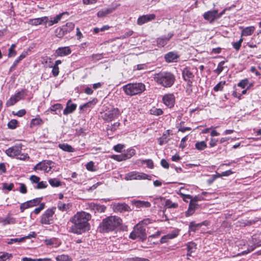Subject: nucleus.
Masks as SVG:
<instances>
[{
  "label": "nucleus",
  "mask_w": 261,
  "mask_h": 261,
  "mask_svg": "<svg viewBox=\"0 0 261 261\" xmlns=\"http://www.w3.org/2000/svg\"><path fill=\"white\" fill-rule=\"evenodd\" d=\"M184 121H181L180 122L179 124L178 127V132H181L182 133H184L186 131H189L191 130V128L190 127H185L183 125L184 124Z\"/></svg>",
  "instance_id": "nucleus-50"
},
{
  "label": "nucleus",
  "mask_w": 261,
  "mask_h": 261,
  "mask_svg": "<svg viewBox=\"0 0 261 261\" xmlns=\"http://www.w3.org/2000/svg\"><path fill=\"white\" fill-rule=\"evenodd\" d=\"M179 235V230L175 229L171 233L163 236L160 239V243L164 244L167 243L169 240L177 237Z\"/></svg>",
  "instance_id": "nucleus-20"
},
{
  "label": "nucleus",
  "mask_w": 261,
  "mask_h": 261,
  "mask_svg": "<svg viewBox=\"0 0 261 261\" xmlns=\"http://www.w3.org/2000/svg\"><path fill=\"white\" fill-rule=\"evenodd\" d=\"M148 175L145 173H140L136 171H131L125 174V179L126 180L145 179L148 178Z\"/></svg>",
  "instance_id": "nucleus-9"
},
{
  "label": "nucleus",
  "mask_w": 261,
  "mask_h": 261,
  "mask_svg": "<svg viewBox=\"0 0 261 261\" xmlns=\"http://www.w3.org/2000/svg\"><path fill=\"white\" fill-rule=\"evenodd\" d=\"M166 133V134H163L162 136L158 139L159 144L161 146L165 143H167L169 140L168 135H169L170 130H167Z\"/></svg>",
  "instance_id": "nucleus-36"
},
{
  "label": "nucleus",
  "mask_w": 261,
  "mask_h": 261,
  "mask_svg": "<svg viewBox=\"0 0 261 261\" xmlns=\"http://www.w3.org/2000/svg\"><path fill=\"white\" fill-rule=\"evenodd\" d=\"M49 166V162L47 161H43L37 164L34 168L35 170H43L46 172H48V170H47V168Z\"/></svg>",
  "instance_id": "nucleus-24"
},
{
  "label": "nucleus",
  "mask_w": 261,
  "mask_h": 261,
  "mask_svg": "<svg viewBox=\"0 0 261 261\" xmlns=\"http://www.w3.org/2000/svg\"><path fill=\"white\" fill-rule=\"evenodd\" d=\"M103 58V54H93L91 56L92 60L97 62Z\"/></svg>",
  "instance_id": "nucleus-54"
},
{
  "label": "nucleus",
  "mask_w": 261,
  "mask_h": 261,
  "mask_svg": "<svg viewBox=\"0 0 261 261\" xmlns=\"http://www.w3.org/2000/svg\"><path fill=\"white\" fill-rule=\"evenodd\" d=\"M16 220L14 218L8 214L6 217H0V223L3 225L13 224L15 223Z\"/></svg>",
  "instance_id": "nucleus-23"
},
{
  "label": "nucleus",
  "mask_w": 261,
  "mask_h": 261,
  "mask_svg": "<svg viewBox=\"0 0 261 261\" xmlns=\"http://www.w3.org/2000/svg\"><path fill=\"white\" fill-rule=\"evenodd\" d=\"M135 154L136 150L134 148H130L127 149L126 152L122 153L124 161L130 159L132 157L134 156Z\"/></svg>",
  "instance_id": "nucleus-32"
},
{
  "label": "nucleus",
  "mask_w": 261,
  "mask_h": 261,
  "mask_svg": "<svg viewBox=\"0 0 261 261\" xmlns=\"http://www.w3.org/2000/svg\"><path fill=\"white\" fill-rule=\"evenodd\" d=\"M173 33H169L167 36H162L156 39V45L159 47H163L166 46L169 40L173 36Z\"/></svg>",
  "instance_id": "nucleus-15"
},
{
  "label": "nucleus",
  "mask_w": 261,
  "mask_h": 261,
  "mask_svg": "<svg viewBox=\"0 0 261 261\" xmlns=\"http://www.w3.org/2000/svg\"><path fill=\"white\" fill-rule=\"evenodd\" d=\"M243 41H244V38L243 37H241L239 41L232 43V46L233 48L237 51H239L241 47L242 46V43Z\"/></svg>",
  "instance_id": "nucleus-42"
},
{
  "label": "nucleus",
  "mask_w": 261,
  "mask_h": 261,
  "mask_svg": "<svg viewBox=\"0 0 261 261\" xmlns=\"http://www.w3.org/2000/svg\"><path fill=\"white\" fill-rule=\"evenodd\" d=\"M92 218L91 215L83 211L77 212L71 219V226L69 232L82 234L90 230L91 225L89 223Z\"/></svg>",
  "instance_id": "nucleus-1"
},
{
  "label": "nucleus",
  "mask_w": 261,
  "mask_h": 261,
  "mask_svg": "<svg viewBox=\"0 0 261 261\" xmlns=\"http://www.w3.org/2000/svg\"><path fill=\"white\" fill-rule=\"evenodd\" d=\"M197 205L196 203L190 201L188 210L185 212V216L188 217L192 216L195 213Z\"/></svg>",
  "instance_id": "nucleus-25"
},
{
  "label": "nucleus",
  "mask_w": 261,
  "mask_h": 261,
  "mask_svg": "<svg viewBox=\"0 0 261 261\" xmlns=\"http://www.w3.org/2000/svg\"><path fill=\"white\" fill-rule=\"evenodd\" d=\"M76 107L77 105L75 103H72L71 99L68 100L66 103V107L63 110V114L67 115L69 114L72 113L76 110Z\"/></svg>",
  "instance_id": "nucleus-21"
},
{
  "label": "nucleus",
  "mask_w": 261,
  "mask_h": 261,
  "mask_svg": "<svg viewBox=\"0 0 261 261\" xmlns=\"http://www.w3.org/2000/svg\"><path fill=\"white\" fill-rule=\"evenodd\" d=\"M85 166L87 170L89 171H95L96 170L94 168V163L93 161L88 162Z\"/></svg>",
  "instance_id": "nucleus-59"
},
{
  "label": "nucleus",
  "mask_w": 261,
  "mask_h": 261,
  "mask_svg": "<svg viewBox=\"0 0 261 261\" xmlns=\"http://www.w3.org/2000/svg\"><path fill=\"white\" fill-rule=\"evenodd\" d=\"M74 23L71 22H68L66 24L61 27L58 28L55 31V35L62 38L65 35L71 32L74 28Z\"/></svg>",
  "instance_id": "nucleus-7"
},
{
  "label": "nucleus",
  "mask_w": 261,
  "mask_h": 261,
  "mask_svg": "<svg viewBox=\"0 0 261 261\" xmlns=\"http://www.w3.org/2000/svg\"><path fill=\"white\" fill-rule=\"evenodd\" d=\"M42 120L40 118L33 119L30 123V127H34L42 123Z\"/></svg>",
  "instance_id": "nucleus-47"
},
{
  "label": "nucleus",
  "mask_w": 261,
  "mask_h": 261,
  "mask_svg": "<svg viewBox=\"0 0 261 261\" xmlns=\"http://www.w3.org/2000/svg\"><path fill=\"white\" fill-rule=\"evenodd\" d=\"M71 53V49L69 46L60 47L56 49L55 56L64 57L70 55Z\"/></svg>",
  "instance_id": "nucleus-18"
},
{
  "label": "nucleus",
  "mask_w": 261,
  "mask_h": 261,
  "mask_svg": "<svg viewBox=\"0 0 261 261\" xmlns=\"http://www.w3.org/2000/svg\"><path fill=\"white\" fill-rule=\"evenodd\" d=\"M207 138H206L205 141H197L195 144V148L199 151H202L207 148L206 141Z\"/></svg>",
  "instance_id": "nucleus-31"
},
{
  "label": "nucleus",
  "mask_w": 261,
  "mask_h": 261,
  "mask_svg": "<svg viewBox=\"0 0 261 261\" xmlns=\"http://www.w3.org/2000/svg\"><path fill=\"white\" fill-rule=\"evenodd\" d=\"M150 114L155 116H160L163 114V111L161 109L153 108L150 110Z\"/></svg>",
  "instance_id": "nucleus-48"
},
{
  "label": "nucleus",
  "mask_w": 261,
  "mask_h": 261,
  "mask_svg": "<svg viewBox=\"0 0 261 261\" xmlns=\"http://www.w3.org/2000/svg\"><path fill=\"white\" fill-rule=\"evenodd\" d=\"M57 261H72V259L67 254H61L58 255L56 257Z\"/></svg>",
  "instance_id": "nucleus-39"
},
{
  "label": "nucleus",
  "mask_w": 261,
  "mask_h": 261,
  "mask_svg": "<svg viewBox=\"0 0 261 261\" xmlns=\"http://www.w3.org/2000/svg\"><path fill=\"white\" fill-rule=\"evenodd\" d=\"M115 210L120 213L128 212L130 211V208L129 205L125 203H118L115 206Z\"/></svg>",
  "instance_id": "nucleus-30"
},
{
  "label": "nucleus",
  "mask_w": 261,
  "mask_h": 261,
  "mask_svg": "<svg viewBox=\"0 0 261 261\" xmlns=\"http://www.w3.org/2000/svg\"><path fill=\"white\" fill-rule=\"evenodd\" d=\"M162 101L168 108H172L174 106L175 97L173 93L166 94L163 96Z\"/></svg>",
  "instance_id": "nucleus-11"
},
{
  "label": "nucleus",
  "mask_w": 261,
  "mask_h": 261,
  "mask_svg": "<svg viewBox=\"0 0 261 261\" xmlns=\"http://www.w3.org/2000/svg\"><path fill=\"white\" fill-rule=\"evenodd\" d=\"M42 199V198H37L22 203L20 206L21 212H23L27 208L38 205L41 202Z\"/></svg>",
  "instance_id": "nucleus-12"
},
{
  "label": "nucleus",
  "mask_w": 261,
  "mask_h": 261,
  "mask_svg": "<svg viewBox=\"0 0 261 261\" xmlns=\"http://www.w3.org/2000/svg\"><path fill=\"white\" fill-rule=\"evenodd\" d=\"M179 58V55L176 52L174 51L168 52L164 56L165 61L168 63L177 62Z\"/></svg>",
  "instance_id": "nucleus-19"
},
{
  "label": "nucleus",
  "mask_w": 261,
  "mask_h": 261,
  "mask_svg": "<svg viewBox=\"0 0 261 261\" xmlns=\"http://www.w3.org/2000/svg\"><path fill=\"white\" fill-rule=\"evenodd\" d=\"M129 237L133 240L138 239L141 241L144 242L147 238L146 228L144 226H140V224H137L134 227V229L130 233Z\"/></svg>",
  "instance_id": "nucleus-5"
},
{
  "label": "nucleus",
  "mask_w": 261,
  "mask_h": 261,
  "mask_svg": "<svg viewBox=\"0 0 261 261\" xmlns=\"http://www.w3.org/2000/svg\"><path fill=\"white\" fill-rule=\"evenodd\" d=\"M41 223L44 224H49V210H47L45 213L42 216Z\"/></svg>",
  "instance_id": "nucleus-40"
},
{
  "label": "nucleus",
  "mask_w": 261,
  "mask_h": 261,
  "mask_svg": "<svg viewBox=\"0 0 261 261\" xmlns=\"http://www.w3.org/2000/svg\"><path fill=\"white\" fill-rule=\"evenodd\" d=\"M120 6V4H112L111 6L109 8H105L102 9L98 11L97 13V16L98 17L102 18L106 17L108 14H110L113 13L119 6Z\"/></svg>",
  "instance_id": "nucleus-10"
},
{
  "label": "nucleus",
  "mask_w": 261,
  "mask_h": 261,
  "mask_svg": "<svg viewBox=\"0 0 261 261\" xmlns=\"http://www.w3.org/2000/svg\"><path fill=\"white\" fill-rule=\"evenodd\" d=\"M123 90L126 95L132 96L144 92L145 86L142 83H128L123 86Z\"/></svg>",
  "instance_id": "nucleus-4"
},
{
  "label": "nucleus",
  "mask_w": 261,
  "mask_h": 261,
  "mask_svg": "<svg viewBox=\"0 0 261 261\" xmlns=\"http://www.w3.org/2000/svg\"><path fill=\"white\" fill-rule=\"evenodd\" d=\"M186 245L187 247L188 252L187 255V256H191L192 253L195 252V251L196 250L197 245L196 243L193 242H188Z\"/></svg>",
  "instance_id": "nucleus-33"
},
{
  "label": "nucleus",
  "mask_w": 261,
  "mask_h": 261,
  "mask_svg": "<svg viewBox=\"0 0 261 261\" xmlns=\"http://www.w3.org/2000/svg\"><path fill=\"white\" fill-rule=\"evenodd\" d=\"M192 84H193V82H191V83L187 82L186 92V93H187L188 95L191 94V93L193 91V89H192L193 85H192Z\"/></svg>",
  "instance_id": "nucleus-61"
},
{
  "label": "nucleus",
  "mask_w": 261,
  "mask_h": 261,
  "mask_svg": "<svg viewBox=\"0 0 261 261\" xmlns=\"http://www.w3.org/2000/svg\"><path fill=\"white\" fill-rule=\"evenodd\" d=\"M205 222H202L200 223H196L195 221H192L190 223L189 226V231L196 232L198 230L202 225H205Z\"/></svg>",
  "instance_id": "nucleus-27"
},
{
  "label": "nucleus",
  "mask_w": 261,
  "mask_h": 261,
  "mask_svg": "<svg viewBox=\"0 0 261 261\" xmlns=\"http://www.w3.org/2000/svg\"><path fill=\"white\" fill-rule=\"evenodd\" d=\"M134 205L137 208L141 207H149L151 206V204L148 201H141V200H134L133 201Z\"/></svg>",
  "instance_id": "nucleus-29"
},
{
  "label": "nucleus",
  "mask_w": 261,
  "mask_h": 261,
  "mask_svg": "<svg viewBox=\"0 0 261 261\" xmlns=\"http://www.w3.org/2000/svg\"><path fill=\"white\" fill-rule=\"evenodd\" d=\"M120 114V110L118 108H112L102 114L101 118L105 122H110L118 118Z\"/></svg>",
  "instance_id": "nucleus-6"
},
{
  "label": "nucleus",
  "mask_w": 261,
  "mask_h": 261,
  "mask_svg": "<svg viewBox=\"0 0 261 261\" xmlns=\"http://www.w3.org/2000/svg\"><path fill=\"white\" fill-rule=\"evenodd\" d=\"M71 204L70 203H63L62 202H59L58 203V207L59 209L62 211H66L68 210L70 207H71Z\"/></svg>",
  "instance_id": "nucleus-44"
},
{
  "label": "nucleus",
  "mask_w": 261,
  "mask_h": 261,
  "mask_svg": "<svg viewBox=\"0 0 261 261\" xmlns=\"http://www.w3.org/2000/svg\"><path fill=\"white\" fill-rule=\"evenodd\" d=\"M226 63L225 61H221L218 65L217 68L214 70V72L217 74H220L226 68H227V66H225L224 65Z\"/></svg>",
  "instance_id": "nucleus-38"
},
{
  "label": "nucleus",
  "mask_w": 261,
  "mask_h": 261,
  "mask_svg": "<svg viewBox=\"0 0 261 261\" xmlns=\"http://www.w3.org/2000/svg\"><path fill=\"white\" fill-rule=\"evenodd\" d=\"M18 99V100L23 98L27 95L26 90H22L14 95Z\"/></svg>",
  "instance_id": "nucleus-51"
},
{
  "label": "nucleus",
  "mask_w": 261,
  "mask_h": 261,
  "mask_svg": "<svg viewBox=\"0 0 261 261\" xmlns=\"http://www.w3.org/2000/svg\"><path fill=\"white\" fill-rule=\"evenodd\" d=\"M127 226L123 224L122 220L117 216H110L102 219L98 227L99 232L105 233L118 230L126 231Z\"/></svg>",
  "instance_id": "nucleus-2"
},
{
  "label": "nucleus",
  "mask_w": 261,
  "mask_h": 261,
  "mask_svg": "<svg viewBox=\"0 0 261 261\" xmlns=\"http://www.w3.org/2000/svg\"><path fill=\"white\" fill-rule=\"evenodd\" d=\"M60 244V241L56 238H52L50 239V246H52L53 247H57L59 246Z\"/></svg>",
  "instance_id": "nucleus-55"
},
{
  "label": "nucleus",
  "mask_w": 261,
  "mask_h": 261,
  "mask_svg": "<svg viewBox=\"0 0 261 261\" xmlns=\"http://www.w3.org/2000/svg\"><path fill=\"white\" fill-rule=\"evenodd\" d=\"M249 80L248 79L246 78L245 79L242 80L239 83H238V86L241 87L243 89H244L248 84Z\"/></svg>",
  "instance_id": "nucleus-53"
},
{
  "label": "nucleus",
  "mask_w": 261,
  "mask_h": 261,
  "mask_svg": "<svg viewBox=\"0 0 261 261\" xmlns=\"http://www.w3.org/2000/svg\"><path fill=\"white\" fill-rule=\"evenodd\" d=\"M69 15V12H64L60 13L54 17H51L50 18V25L58 23L64 16L66 15L67 16H68Z\"/></svg>",
  "instance_id": "nucleus-26"
},
{
  "label": "nucleus",
  "mask_w": 261,
  "mask_h": 261,
  "mask_svg": "<svg viewBox=\"0 0 261 261\" xmlns=\"http://www.w3.org/2000/svg\"><path fill=\"white\" fill-rule=\"evenodd\" d=\"M18 122L15 119H12L8 123V126L9 128L14 129L17 127Z\"/></svg>",
  "instance_id": "nucleus-58"
},
{
  "label": "nucleus",
  "mask_w": 261,
  "mask_h": 261,
  "mask_svg": "<svg viewBox=\"0 0 261 261\" xmlns=\"http://www.w3.org/2000/svg\"><path fill=\"white\" fill-rule=\"evenodd\" d=\"M50 185L55 187H58L61 185V182L56 178L50 179Z\"/></svg>",
  "instance_id": "nucleus-52"
},
{
  "label": "nucleus",
  "mask_w": 261,
  "mask_h": 261,
  "mask_svg": "<svg viewBox=\"0 0 261 261\" xmlns=\"http://www.w3.org/2000/svg\"><path fill=\"white\" fill-rule=\"evenodd\" d=\"M59 147L63 151L68 152H73L75 151L74 148L67 143L59 144Z\"/></svg>",
  "instance_id": "nucleus-35"
},
{
  "label": "nucleus",
  "mask_w": 261,
  "mask_h": 261,
  "mask_svg": "<svg viewBox=\"0 0 261 261\" xmlns=\"http://www.w3.org/2000/svg\"><path fill=\"white\" fill-rule=\"evenodd\" d=\"M28 53L26 51H23L14 62L13 65L11 66V67L10 68V72H12L14 71L16 66H17L18 64L25 57L27 56Z\"/></svg>",
  "instance_id": "nucleus-28"
},
{
  "label": "nucleus",
  "mask_w": 261,
  "mask_h": 261,
  "mask_svg": "<svg viewBox=\"0 0 261 261\" xmlns=\"http://www.w3.org/2000/svg\"><path fill=\"white\" fill-rule=\"evenodd\" d=\"M48 18L47 17H44L41 18H38L36 19H34L32 21V23L35 25H39L43 24L47 21Z\"/></svg>",
  "instance_id": "nucleus-41"
},
{
  "label": "nucleus",
  "mask_w": 261,
  "mask_h": 261,
  "mask_svg": "<svg viewBox=\"0 0 261 261\" xmlns=\"http://www.w3.org/2000/svg\"><path fill=\"white\" fill-rule=\"evenodd\" d=\"M142 163H143V164L145 163L146 165V166L150 169H152L154 167L153 162L150 159L143 160L142 161Z\"/></svg>",
  "instance_id": "nucleus-60"
},
{
  "label": "nucleus",
  "mask_w": 261,
  "mask_h": 261,
  "mask_svg": "<svg viewBox=\"0 0 261 261\" xmlns=\"http://www.w3.org/2000/svg\"><path fill=\"white\" fill-rule=\"evenodd\" d=\"M240 29L242 30L241 37L243 36H251L254 32L255 28L254 26H249L246 28L240 27Z\"/></svg>",
  "instance_id": "nucleus-22"
},
{
  "label": "nucleus",
  "mask_w": 261,
  "mask_h": 261,
  "mask_svg": "<svg viewBox=\"0 0 261 261\" xmlns=\"http://www.w3.org/2000/svg\"><path fill=\"white\" fill-rule=\"evenodd\" d=\"M156 16L154 14L143 15L139 17L137 19V24L139 25L155 19Z\"/></svg>",
  "instance_id": "nucleus-17"
},
{
  "label": "nucleus",
  "mask_w": 261,
  "mask_h": 261,
  "mask_svg": "<svg viewBox=\"0 0 261 261\" xmlns=\"http://www.w3.org/2000/svg\"><path fill=\"white\" fill-rule=\"evenodd\" d=\"M178 194L180 195V196L182 198V200L185 202H188L189 200H191L192 196L190 195L185 194L181 192H179Z\"/></svg>",
  "instance_id": "nucleus-57"
},
{
  "label": "nucleus",
  "mask_w": 261,
  "mask_h": 261,
  "mask_svg": "<svg viewBox=\"0 0 261 261\" xmlns=\"http://www.w3.org/2000/svg\"><path fill=\"white\" fill-rule=\"evenodd\" d=\"M85 209L90 211L94 213H104L106 210V206L104 205H100L94 202H88L85 203Z\"/></svg>",
  "instance_id": "nucleus-8"
},
{
  "label": "nucleus",
  "mask_w": 261,
  "mask_h": 261,
  "mask_svg": "<svg viewBox=\"0 0 261 261\" xmlns=\"http://www.w3.org/2000/svg\"><path fill=\"white\" fill-rule=\"evenodd\" d=\"M97 101V99L94 98L93 100L89 101L83 105H81L80 107V109L81 110L85 111V108H92L96 103Z\"/></svg>",
  "instance_id": "nucleus-37"
},
{
  "label": "nucleus",
  "mask_w": 261,
  "mask_h": 261,
  "mask_svg": "<svg viewBox=\"0 0 261 261\" xmlns=\"http://www.w3.org/2000/svg\"><path fill=\"white\" fill-rule=\"evenodd\" d=\"M225 84V81H224L223 83L222 82H220L218 83L214 87V90L216 92L219 91H222L223 90V86Z\"/></svg>",
  "instance_id": "nucleus-56"
},
{
  "label": "nucleus",
  "mask_w": 261,
  "mask_h": 261,
  "mask_svg": "<svg viewBox=\"0 0 261 261\" xmlns=\"http://www.w3.org/2000/svg\"><path fill=\"white\" fill-rule=\"evenodd\" d=\"M111 158L118 162H121L124 161V158L122 153L120 154L112 155Z\"/></svg>",
  "instance_id": "nucleus-63"
},
{
  "label": "nucleus",
  "mask_w": 261,
  "mask_h": 261,
  "mask_svg": "<svg viewBox=\"0 0 261 261\" xmlns=\"http://www.w3.org/2000/svg\"><path fill=\"white\" fill-rule=\"evenodd\" d=\"M63 106L61 104L56 103L50 108V111L55 112L56 114H58V111L60 112Z\"/></svg>",
  "instance_id": "nucleus-46"
},
{
  "label": "nucleus",
  "mask_w": 261,
  "mask_h": 261,
  "mask_svg": "<svg viewBox=\"0 0 261 261\" xmlns=\"http://www.w3.org/2000/svg\"><path fill=\"white\" fill-rule=\"evenodd\" d=\"M217 12L218 10L208 11L203 14V17L205 20L210 23H213L216 19H218L217 18Z\"/></svg>",
  "instance_id": "nucleus-16"
},
{
  "label": "nucleus",
  "mask_w": 261,
  "mask_h": 261,
  "mask_svg": "<svg viewBox=\"0 0 261 261\" xmlns=\"http://www.w3.org/2000/svg\"><path fill=\"white\" fill-rule=\"evenodd\" d=\"M18 100L17 98L15 96H12L10 99L7 101V104L9 106H13L16 103Z\"/></svg>",
  "instance_id": "nucleus-62"
},
{
  "label": "nucleus",
  "mask_w": 261,
  "mask_h": 261,
  "mask_svg": "<svg viewBox=\"0 0 261 261\" xmlns=\"http://www.w3.org/2000/svg\"><path fill=\"white\" fill-rule=\"evenodd\" d=\"M154 81L165 88H171L176 81L175 75L170 71H161L155 73L153 77Z\"/></svg>",
  "instance_id": "nucleus-3"
},
{
  "label": "nucleus",
  "mask_w": 261,
  "mask_h": 261,
  "mask_svg": "<svg viewBox=\"0 0 261 261\" xmlns=\"http://www.w3.org/2000/svg\"><path fill=\"white\" fill-rule=\"evenodd\" d=\"M62 63V61L60 60H58L55 62V64L52 67L51 72L53 75L56 77L58 75L59 73V68L58 67L59 64Z\"/></svg>",
  "instance_id": "nucleus-34"
},
{
  "label": "nucleus",
  "mask_w": 261,
  "mask_h": 261,
  "mask_svg": "<svg viewBox=\"0 0 261 261\" xmlns=\"http://www.w3.org/2000/svg\"><path fill=\"white\" fill-rule=\"evenodd\" d=\"M126 261H149V260L147 258L135 257L127 258Z\"/></svg>",
  "instance_id": "nucleus-64"
},
{
  "label": "nucleus",
  "mask_w": 261,
  "mask_h": 261,
  "mask_svg": "<svg viewBox=\"0 0 261 261\" xmlns=\"http://www.w3.org/2000/svg\"><path fill=\"white\" fill-rule=\"evenodd\" d=\"M21 149L22 145L18 144L9 148L6 150L5 152L8 156L14 157L20 154Z\"/></svg>",
  "instance_id": "nucleus-13"
},
{
  "label": "nucleus",
  "mask_w": 261,
  "mask_h": 261,
  "mask_svg": "<svg viewBox=\"0 0 261 261\" xmlns=\"http://www.w3.org/2000/svg\"><path fill=\"white\" fill-rule=\"evenodd\" d=\"M182 76L184 81L187 82H193L195 75L189 67H185L182 70Z\"/></svg>",
  "instance_id": "nucleus-14"
},
{
  "label": "nucleus",
  "mask_w": 261,
  "mask_h": 261,
  "mask_svg": "<svg viewBox=\"0 0 261 261\" xmlns=\"http://www.w3.org/2000/svg\"><path fill=\"white\" fill-rule=\"evenodd\" d=\"M120 125V123L119 122H114L113 124H112L111 125H108L107 130L108 131H111V132H115L116 131L117 128L119 127Z\"/></svg>",
  "instance_id": "nucleus-43"
},
{
  "label": "nucleus",
  "mask_w": 261,
  "mask_h": 261,
  "mask_svg": "<svg viewBox=\"0 0 261 261\" xmlns=\"http://www.w3.org/2000/svg\"><path fill=\"white\" fill-rule=\"evenodd\" d=\"M165 206L168 208H175L178 207V203L172 202L170 199H167L165 201Z\"/></svg>",
  "instance_id": "nucleus-45"
},
{
  "label": "nucleus",
  "mask_w": 261,
  "mask_h": 261,
  "mask_svg": "<svg viewBox=\"0 0 261 261\" xmlns=\"http://www.w3.org/2000/svg\"><path fill=\"white\" fill-rule=\"evenodd\" d=\"M110 28V27L109 25H103L102 28L100 29L98 28H94L93 29V33L94 34H97L100 31L103 32L107 30H108Z\"/></svg>",
  "instance_id": "nucleus-49"
}]
</instances>
